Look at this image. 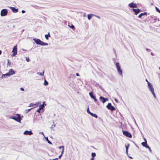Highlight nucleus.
<instances>
[{
  "label": "nucleus",
  "instance_id": "nucleus-43",
  "mask_svg": "<svg viewBox=\"0 0 160 160\" xmlns=\"http://www.w3.org/2000/svg\"><path fill=\"white\" fill-rule=\"evenodd\" d=\"M146 81L148 82H148H149L148 81L147 79H146Z\"/></svg>",
  "mask_w": 160,
  "mask_h": 160
},
{
  "label": "nucleus",
  "instance_id": "nucleus-18",
  "mask_svg": "<svg viewBox=\"0 0 160 160\" xmlns=\"http://www.w3.org/2000/svg\"><path fill=\"white\" fill-rule=\"evenodd\" d=\"M45 38L47 40H48V37H50V35L49 32L48 33V34L45 35Z\"/></svg>",
  "mask_w": 160,
  "mask_h": 160
},
{
  "label": "nucleus",
  "instance_id": "nucleus-31",
  "mask_svg": "<svg viewBox=\"0 0 160 160\" xmlns=\"http://www.w3.org/2000/svg\"><path fill=\"white\" fill-rule=\"evenodd\" d=\"M87 112L89 113L90 114V113H92V112H91L90 111H89V108H88L87 109Z\"/></svg>",
  "mask_w": 160,
  "mask_h": 160
},
{
  "label": "nucleus",
  "instance_id": "nucleus-9",
  "mask_svg": "<svg viewBox=\"0 0 160 160\" xmlns=\"http://www.w3.org/2000/svg\"><path fill=\"white\" fill-rule=\"evenodd\" d=\"M99 99L100 101L103 103H105L106 102L108 101V98H105L102 96L100 97Z\"/></svg>",
  "mask_w": 160,
  "mask_h": 160
},
{
  "label": "nucleus",
  "instance_id": "nucleus-28",
  "mask_svg": "<svg viewBox=\"0 0 160 160\" xmlns=\"http://www.w3.org/2000/svg\"><path fill=\"white\" fill-rule=\"evenodd\" d=\"M96 155V154L95 152H92V158H94Z\"/></svg>",
  "mask_w": 160,
  "mask_h": 160
},
{
  "label": "nucleus",
  "instance_id": "nucleus-22",
  "mask_svg": "<svg viewBox=\"0 0 160 160\" xmlns=\"http://www.w3.org/2000/svg\"><path fill=\"white\" fill-rule=\"evenodd\" d=\"M148 86L150 89L153 88L152 85L149 82H148Z\"/></svg>",
  "mask_w": 160,
  "mask_h": 160
},
{
  "label": "nucleus",
  "instance_id": "nucleus-40",
  "mask_svg": "<svg viewBox=\"0 0 160 160\" xmlns=\"http://www.w3.org/2000/svg\"><path fill=\"white\" fill-rule=\"evenodd\" d=\"M22 12L23 13H24L25 12V11L24 10H22Z\"/></svg>",
  "mask_w": 160,
  "mask_h": 160
},
{
  "label": "nucleus",
  "instance_id": "nucleus-3",
  "mask_svg": "<svg viewBox=\"0 0 160 160\" xmlns=\"http://www.w3.org/2000/svg\"><path fill=\"white\" fill-rule=\"evenodd\" d=\"M11 118L19 122H20L21 120L20 115L18 114H16L15 117H11Z\"/></svg>",
  "mask_w": 160,
  "mask_h": 160
},
{
  "label": "nucleus",
  "instance_id": "nucleus-15",
  "mask_svg": "<svg viewBox=\"0 0 160 160\" xmlns=\"http://www.w3.org/2000/svg\"><path fill=\"white\" fill-rule=\"evenodd\" d=\"M9 72L10 75H13L15 74L14 71L12 69H10L9 71Z\"/></svg>",
  "mask_w": 160,
  "mask_h": 160
},
{
  "label": "nucleus",
  "instance_id": "nucleus-48",
  "mask_svg": "<svg viewBox=\"0 0 160 160\" xmlns=\"http://www.w3.org/2000/svg\"><path fill=\"white\" fill-rule=\"evenodd\" d=\"M151 54H152V53H151Z\"/></svg>",
  "mask_w": 160,
  "mask_h": 160
},
{
  "label": "nucleus",
  "instance_id": "nucleus-34",
  "mask_svg": "<svg viewBox=\"0 0 160 160\" xmlns=\"http://www.w3.org/2000/svg\"><path fill=\"white\" fill-rule=\"evenodd\" d=\"M26 60L27 62H29L30 61L29 58L28 57H26Z\"/></svg>",
  "mask_w": 160,
  "mask_h": 160
},
{
  "label": "nucleus",
  "instance_id": "nucleus-8",
  "mask_svg": "<svg viewBox=\"0 0 160 160\" xmlns=\"http://www.w3.org/2000/svg\"><path fill=\"white\" fill-rule=\"evenodd\" d=\"M13 53L12 55V56H15L17 54V45H16L13 48L12 50Z\"/></svg>",
  "mask_w": 160,
  "mask_h": 160
},
{
  "label": "nucleus",
  "instance_id": "nucleus-19",
  "mask_svg": "<svg viewBox=\"0 0 160 160\" xmlns=\"http://www.w3.org/2000/svg\"><path fill=\"white\" fill-rule=\"evenodd\" d=\"M89 94L90 96L92 98H94L95 97L93 95V92H90L89 93Z\"/></svg>",
  "mask_w": 160,
  "mask_h": 160
},
{
  "label": "nucleus",
  "instance_id": "nucleus-37",
  "mask_svg": "<svg viewBox=\"0 0 160 160\" xmlns=\"http://www.w3.org/2000/svg\"><path fill=\"white\" fill-rule=\"evenodd\" d=\"M41 110V109H39V108L37 110V111L39 113H40V110Z\"/></svg>",
  "mask_w": 160,
  "mask_h": 160
},
{
  "label": "nucleus",
  "instance_id": "nucleus-24",
  "mask_svg": "<svg viewBox=\"0 0 160 160\" xmlns=\"http://www.w3.org/2000/svg\"><path fill=\"white\" fill-rule=\"evenodd\" d=\"M44 108V106L43 104L41 105H40L39 107V109L42 110V109H43Z\"/></svg>",
  "mask_w": 160,
  "mask_h": 160
},
{
  "label": "nucleus",
  "instance_id": "nucleus-42",
  "mask_svg": "<svg viewBox=\"0 0 160 160\" xmlns=\"http://www.w3.org/2000/svg\"><path fill=\"white\" fill-rule=\"evenodd\" d=\"M91 160H94V158H92Z\"/></svg>",
  "mask_w": 160,
  "mask_h": 160
},
{
  "label": "nucleus",
  "instance_id": "nucleus-30",
  "mask_svg": "<svg viewBox=\"0 0 160 160\" xmlns=\"http://www.w3.org/2000/svg\"><path fill=\"white\" fill-rule=\"evenodd\" d=\"M44 84L46 86L48 84V82L46 80H45L44 81Z\"/></svg>",
  "mask_w": 160,
  "mask_h": 160
},
{
  "label": "nucleus",
  "instance_id": "nucleus-26",
  "mask_svg": "<svg viewBox=\"0 0 160 160\" xmlns=\"http://www.w3.org/2000/svg\"><path fill=\"white\" fill-rule=\"evenodd\" d=\"M33 108H31L30 109H26L25 110V112L26 113H28Z\"/></svg>",
  "mask_w": 160,
  "mask_h": 160
},
{
  "label": "nucleus",
  "instance_id": "nucleus-17",
  "mask_svg": "<svg viewBox=\"0 0 160 160\" xmlns=\"http://www.w3.org/2000/svg\"><path fill=\"white\" fill-rule=\"evenodd\" d=\"M150 90L151 91V92H152V94L155 97L156 95H155V94L154 92V88H152Z\"/></svg>",
  "mask_w": 160,
  "mask_h": 160
},
{
  "label": "nucleus",
  "instance_id": "nucleus-11",
  "mask_svg": "<svg viewBox=\"0 0 160 160\" xmlns=\"http://www.w3.org/2000/svg\"><path fill=\"white\" fill-rule=\"evenodd\" d=\"M10 8L12 10V11L14 13H16L18 12V9L17 8H16L13 7H10Z\"/></svg>",
  "mask_w": 160,
  "mask_h": 160
},
{
  "label": "nucleus",
  "instance_id": "nucleus-47",
  "mask_svg": "<svg viewBox=\"0 0 160 160\" xmlns=\"http://www.w3.org/2000/svg\"><path fill=\"white\" fill-rule=\"evenodd\" d=\"M147 49V50H148V49Z\"/></svg>",
  "mask_w": 160,
  "mask_h": 160
},
{
  "label": "nucleus",
  "instance_id": "nucleus-41",
  "mask_svg": "<svg viewBox=\"0 0 160 160\" xmlns=\"http://www.w3.org/2000/svg\"><path fill=\"white\" fill-rule=\"evenodd\" d=\"M76 75L77 76H79V74L78 73H77L76 74Z\"/></svg>",
  "mask_w": 160,
  "mask_h": 160
},
{
  "label": "nucleus",
  "instance_id": "nucleus-36",
  "mask_svg": "<svg viewBox=\"0 0 160 160\" xmlns=\"http://www.w3.org/2000/svg\"><path fill=\"white\" fill-rule=\"evenodd\" d=\"M93 99H94V100L95 102H97V99L95 97L94 98H93Z\"/></svg>",
  "mask_w": 160,
  "mask_h": 160
},
{
  "label": "nucleus",
  "instance_id": "nucleus-21",
  "mask_svg": "<svg viewBox=\"0 0 160 160\" xmlns=\"http://www.w3.org/2000/svg\"><path fill=\"white\" fill-rule=\"evenodd\" d=\"M90 115L92 116V117H94L95 118H98V116L97 115L95 114H94L92 113H90Z\"/></svg>",
  "mask_w": 160,
  "mask_h": 160
},
{
  "label": "nucleus",
  "instance_id": "nucleus-1",
  "mask_svg": "<svg viewBox=\"0 0 160 160\" xmlns=\"http://www.w3.org/2000/svg\"><path fill=\"white\" fill-rule=\"evenodd\" d=\"M33 40L38 45H40L42 46L47 45H48V43L44 42L38 39H36L35 38H33Z\"/></svg>",
  "mask_w": 160,
  "mask_h": 160
},
{
  "label": "nucleus",
  "instance_id": "nucleus-20",
  "mask_svg": "<svg viewBox=\"0 0 160 160\" xmlns=\"http://www.w3.org/2000/svg\"><path fill=\"white\" fill-rule=\"evenodd\" d=\"M68 26L69 27L71 28L73 30L75 29L74 26L72 24H69Z\"/></svg>",
  "mask_w": 160,
  "mask_h": 160
},
{
  "label": "nucleus",
  "instance_id": "nucleus-29",
  "mask_svg": "<svg viewBox=\"0 0 160 160\" xmlns=\"http://www.w3.org/2000/svg\"><path fill=\"white\" fill-rule=\"evenodd\" d=\"M155 9L156 10L160 13V10L157 7H155Z\"/></svg>",
  "mask_w": 160,
  "mask_h": 160
},
{
  "label": "nucleus",
  "instance_id": "nucleus-13",
  "mask_svg": "<svg viewBox=\"0 0 160 160\" xmlns=\"http://www.w3.org/2000/svg\"><path fill=\"white\" fill-rule=\"evenodd\" d=\"M59 149L62 148V150L61 152V155L60 156H59V158H60L63 154V152L64 150V147L63 146H62L59 147Z\"/></svg>",
  "mask_w": 160,
  "mask_h": 160
},
{
  "label": "nucleus",
  "instance_id": "nucleus-27",
  "mask_svg": "<svg viewBox=\"0 0 160 160\" xmlns=\"http://www.w3.org/2000/svg\"><path fill=\"white\" fill-rule=\"evenodd\" d=\"M10 75L8 72V73H7L5 74L2 75V76H9Z\"/></svg>",
  "mask_w": 160,
  "mask_h": 160
},
{
  "label": "nucleus",
  "instance_id": "nucleus-38",
  "mask_svg": "<svg viewBox=\"0 0 160 160\" xmlns=\"http://www.w3.org/2000/svg\"><path fill=\"white\" fill-rule=\"evenodd\" d=\"M47 139H48L47 138ZM48 142L50 144H52V142L50 141H49V140H48Z\"/></svg>",
  "mask_w": 160,
  "mask_h": 160
},
{
  "label": "nucleus",
  "instance_id": "nucleus-4",
  "mask_svg": "<svg viewBox=\"0 0 160 160\" xmlns=\"http://www.w3.org/2000/svg\"><path fill=\"white\" fill-rule=\"evenodd\" d=\"M144 140L145 141L144 142H143L141 143V144L144 147L148 148L149 150L151 151V149L150 148L149 146L147 144V141L145 138H144Z\"/></svg>",
  "mask_w": 160,
  "mask_h": 160
},
{
  "label": "nucleus",
  "instance_id": "nucleus-16",
  "mask_svg": "<svg viewBox=\"0 0 160 160\" xmlns=\"http://www.w3.org/2000/svg\"><path fill=\"white\" fill-rule=\"evenodd\" d=\"M147 14V12H145L144 13H141L138 16V17L139 18H141L142 16L144 15H146Z\"/></svg>",
  "mask_w": 160,
  "mask_h": 160
},
{
  "label": "nucleus",
  "instance_id": "nucleus-32",
  "mask_svg": "<svg viewBox=\"0 0 160 160\" xmlns=\"http://www.w3.org/2000/svg\"><path fill=\"white\" fill-rule=\"evenodd\" d=\"M36 104H33V103H31L29 105V107H31V106H33V105H36Z\"/></svg>",
  "mask_w": 160,
  "mask_h": 160
},
{
  "label": "nucleus",
  "instance_id": "nucleus-45",
  "mask_svg": "<svg viewBox=\"0 0 160 160\" xmlns=\"http://www.w3.org/2000/svg\"><path fill=\"white\" fill-rule=\"evenodd\" d=\"M115 101H116V102H118V100H117V99H115Z\"/></svg>",
  "mask_w": 160,
  "mask_h": 160
},
{
  "label": "nucleus",
  "instance_id": "nucleus-35",
  "mask_svg": "<svg viewBox=\"0 0 160 160\" xmlns=\"http://www.w3.org/2000/svg\"><path fill=\"white\" fill-rule=\"evenodd\" d=\"M128 146H126V151L127 153L128 152Z\"/></svg>",
  "mask_w": 160,
  "mask_h": 160
},
{
  "label": "nucleus",
  "instance_id": "nucleus-33",
  "mask_svg": "<svg viewBox=\"0 0 160 160\" xmlns=\"http://www.w3.org/2000/svg\"><path fill=\"white\" fill-rule=\"evenodd\" d=\"M10 64H11V63H10V62L9 61V59H8L7 65H8L9 66V65H10Z\"/></svg>",
  "mask_w": 160,
  "mask_h": 160
},
{
  "label": "nucleus",
  "instance_id": "nucleus-39",
  "mask_svg": "<svg viewBox=\"0 0 160 160\" xmlns=\"http://www.w3.org/2000/svg\"><path fill=\"white\" fill-rule=\"evenodd\" d=\"M20 89L22 90V91H24V89L23 88H20Z\"/></svg>",
  "mask_w": 160,
  "mask_h": 160
},
{
  "label": "nucleus",
  "instance_id": "nucleus-23",
  "mask_svg": "<svg viewBox=\"0 0 160 160\" xmlns=\"http://www.w3.org/2000/svg\"><path fill=\"white\" fill-rule=\"evenodd\" d=\"M44 71H43L42 72H38L37 73V74L41 75V76H43L44 74Z\"/></svg>",
  "mask_w": 160,
  "mask_h": 160
},
{
  "label": "nucleus",
  "instance_id": "nucleus-6",
  "mask_svg": "<svg viewBox=\"0 0 160 160\" xmlns=\"http://www.w3.org/2000/svg\"><path fill=\"white\" fill-rule=\"evenodd\" d=\"M123 134L124 135L129 138H132V135L129 132L127 131H123Z\"/></svg>",
  "mask_w": 160,
  "mask_h": 160
},
{
  "label": "nucleus",
  "instance_id": "nucleus-7",
  "mask_svg": "<svg viewBox=\"0 0 160 160\" xmlns=\"http://www.w3.org/2000/svg\"><path fill=\"white\" fill-rule=\"evenodd\" d=\"M8 13V11L6 9H2L1 12V15L4 16L7 15Z\"/></svg>",
  "mask_w": 160,
  "mask_h": 160
},
{
  "label": "nucleus",
  "instance_id": "nucleus-44",
  "mask_svg": "<svg viewBox=\"0 0 160 160\" xmlns=\"http://www.w3.org/2000/svg\"><path fill=\"white\" fill-rule=\"evenodd\" d=\"M2 51L0 50V55H1L2 54Z\"/></svg>",
  "mask_w": 160,
  "mask_h": 160
},
{
  "label": "nucleus",
  "instance_id": "nucleus-46",
  "mask_svg": "<svg viewBox=\"0 0 160 160\" xmlns=\"http://www.w3.org/2000/svg\"><path fill=\"white\" fill-rule=\"evenodd\" d=\"M159 69L160 70V67L159 68Z\"/></svg>",
  "mask_w": 160,
  "mask_h": 160
},
{
  "label": "nucleus",
  "instance_id": "nucleus-2",
  "mask_svg": "<svg viewBox=\"0 0 160 160\" xmlns=\"http://www.w3.org/2000/svg\"><path fill=\"white\" fill-rule=\"evenodd\" d=\"M116 66L117 69V71L119 74L122 76V69L120 67L119 63L118 62H117L115 64Z\"/></svg>",
  "mask_w": 160,
  "mask_h": 160
},
{
  "label": "nucleus",
  "instance_id": "nucleus-5",
  "mask_svg": "<svg viewBox=\"0 0 160 160\" xmlns=\"http://www.w3.org/2000/svg\"><path fill=\"white\" fill-rule=\"evenodd\" d=\"M108 109L111 110V111H113L115 110V108L112 105L111 103H109L106 106Z\"/></svg>",
  "mask_w": 160,
  "mask_h": 160
},
{
  "label": "nucleus",
  "instance_id": "nucleus-25",
  "mask_svg": "<svg viewBox=\"0 0 160 160\" xmlns=\"http://www.w3.org/2000/svg\"><path fill=\"white\" fill-rule=\"evenodd\" d=\"M92 17V14H88V18L89 20H90Z\"/></svg>",
  "mask_w": 160,
  "mask_h": 160
},
{
  "label": "nucleus",
  "instance_id": "nucleus-12",
  "mask_svg": "<svg viewBox=\"0 0 160 160\" xmlns=\"http://www.w3.org/2000/svg\"><path fill=\"white\" fill-rule=\"evenodd\" d=\"M23 134L25 135H31L33 134L32 132H31V131H25Z\"/></svg>",
  "mask_w": 160,
  "mask_h": 160
},
{
  "label": "nucleus",
  "instance_id": "nucleus-10",
  "mask_svg": "<svg viewBox=\"0 0 160 160\" xmlns=\"http://www.w3.org/2000/svg\"><path fill=\"white\" fill-rule=\"evenodd\" d=\"M129 6L131 8H136L137 7V4L135 3L132 2L129 4Z\"/></svg>",
  "mask_w": 160,
  "mask_h": 160
},
{
  "label": "nucleus",
  "instance_id": "nucleus-14",
  "mask_svg": "<svg viewBox=\"0 0 160 160\" xmlns=\"http://www.w3.org/2000/svg\"><path fill=\"white\" fill-rule=\"evenodd\" d=\"M133 11L135 13V14L136 15H137V14L140 12V10H139L138 9H133Z\"/></svg>",
  "mask_w": 160,
  "mask_h": 160
}]
</instances>
